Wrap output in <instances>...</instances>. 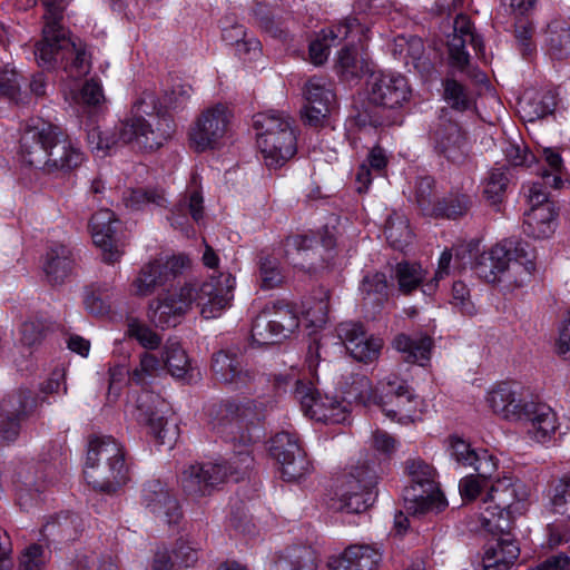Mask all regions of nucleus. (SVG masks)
<instances>
[{
  "label": "nucleus",
  "instance_id": "58836bf2",
  "mask_svg": "<svg viewBox=\"0 0 570 570\" xmlns=\"http://www.w3.org/2000/svg\"><path fill=\"white\" fill-rule=\"evenodd\" d=\"M165 370H167L173 377L186 379L191 370L190 361L177 341H167L163 352Z\"/></svg>",
  "mask_w": 570,
  "mask_h": 570
},
{
  "label": "nucleus",
  "instance_id": "49530a36",
  "mask_svg": "<svg viewBox=\"0 0 570 570\" xmlns=\"http://www.w3.org/2000/svg\"><path fill=\"white\" fill-rule=\"evenodd\" d=\"M126 334L135 338L146 350H156L163 342V337L158 333L137 318L128 321Z\"/></svg>",
  "mask_w": 570,
  "mask_h": 570
},
{
  "label": "nucleus",
  "instance_id": "9d476101",
  "mask_svg": "<svg viewBox=\"0 0 570 570\" xmlns=\"http://www.w3.org/2000/svg\"><path fill=\"white\" fill-rule=\"evenodd\" d=\"M450 455L461 466H469L475 471L462 478L459 482V492L464 502H472L480 498L483 503L485 492L498 470L499 460L485 449L474 450L465 441L451 439Z\"/></svg>",
  "mask_w": 570,
  "mask_h": 570
},
{
  "label": "nucleus",
  "instance_id": "e2e57ef3",
  "mask_svg": "<svg viewBox=\"0 0 570 570\" xmlns=\"http://www.w3.org/2000/svg\"><path fill=\"white\" fill-rule=\"evenodd\" d=\"M42 548L38 544L28 547L20 559L19 570H42L45 560Z\"/></svg>",
  "mask_w": 570,
  "mask_h": 570
},
{
  "label": "nucleus",
  "instance_id": "c9c22d12",
  "mask_svg": "<svg viewBox=\"0 0 570 570\" xmlns=\"http://www.w3.org/2000/svg\"><path fill=\"white\" fill-rule=\"evenodd\" d=\"M81 525L82 522L78 515L69 512L61 513L43 525L42 535L52 540H75Z\"/></svg>",
  "mask_w": 570,
  "mask_h": 570
},
{
  "label": "nucleus",
  "instance_id": "72a5a7b5",
  "mask_svg": "<svg viewBox=\"0 0 570 570\" xmlns=\"http://www.w3.org/2000/svg\"><path fill=\"white\" fill-rule=\"evenodd\" d=\"M393 346L403 354L404 361L424 365L430 360L432 338L423 334L412 337L402 333L395 336Z\"/></svg>",
  "mask_w": 570,
  "mask_h": 570
},
{
  "label": "nucleus",
  "instance_id": "c756f323",
  "mask_svg": "<svg viewBox=\"0 0 570 570\" xmlns=\"http://www.w3.org/2000/svg\"><path fill=\"white\" fill-rule=\"evenodd\" d=\"M382 560V553L371 546H350L340 556L328 561L331 570H376Z\"/></svg>",
  "mask_w": 570,
  "mask_h": 570
},
{
  "label": "nucleus",
  "instance_id": "1a4fd4ad",
  "mask_svg": "<svg viewBox=\"0 0 570 570\" xmlns=\"http://www.w3.org/2000/svg\"><path fill=\"white\" fill-rule=\"evenodd\" d=\"M364 391L360 400L365 406L376 405L382 409L386 416L406 424L414 422L419 416L421 401L407 383L396 375H390L382 383V394L373 391L367 377L358 381Z\"/></svg>",
  "mask_w": 570,
  "mask_h": 570
},
{
  "label": "nucleus",
  "instance_id": "4c0bfd02",
  "mask_svg": "<svg viewBox=\"0 0 570 570\" xmlns=\"http://www.w3.org/2000/svg\"><path fill=\"white\" fill-rule=\"evenodd\" d=\"M426 277V271L421 264L400 262L395 265L393 278L397 282L399 291L403 294H411Z\"/></svg>",
  "mask_w": 570,
  "mask_h": 570
},
{
  "label": "nucleus",
  "instance_id": "6e6d98bb",
  "mask_svg": "<svg viewBox=\"0 0 570 570\" xmlns=\"http://www.w3.org/2000/svg\"><path fill=\"white\" fill-rule=\"evenodd\" d=\"M362 27L356 18H346L333 26L328 30H324L325 39L330 40L333 46H337L341 41L347 39L353 32H361Z\"/></svg>",
  "mask_w": 570,
  "mask_h": 570
},
{
  "label": "nucleus",
  "instance_id": "412c9836",
  "mask_svg": "<svg viewBox=\"0 0 570 570\" xmlns=\"http://www.w3.org/2000/svg\"><path fill=\"white\" fill-rule=\"evenodd\" d=\"M367 92L368 101L384 109L400 108L411 96L407 80L400 73H373Z\"/></svg>",
  "mask_w": 570,
  "mask_h": 570
},
{
  "label": "nucleus",
  "instance_id": "20e7f679",
  "mask_svg": "<svg viewBox=\"0 0 570 570\" xmlns=\"http://www.w3.org/2000/svg\"><path fill=\"white\" fill-rule=\"evenodd\" d=\"M46 9L42 39L36 45L35 56L43 69H52L58 63L70 69L76 77L89 72L90 61L81 41L67 37V31L60 24L68 0H40Z\"/></svg>",
  "mask_w": 570,
  "mask_h": 570
},
{
  "label": "nucleus",
  "instance_id": "9b49d317",
  "mask_svg": "<svg viewBox=\"0 0 570 570\" xmlns=\"http://www.w3.org/2000/svg\"><path fill=\"white\" fill-rule=\"evenodd\" d=\"M405 470L411 478L403 493L406 512L419 518L443 511L448 502L436 487L435 470L419 458L406 460Z\"/></svg>",
  "mask_w": 570,
  "mask_h": 570
},
{
  "label": "nucleus",
  "instance_id": "f3484780",
  "mask_svg": "<svg viewBox=\"0 0 570 570\" xmlns=\"http://www.w3.org/2000/svg\"><path fill=\"white\" fill-rule=\"evenodd\" d=\"M298 326V318L287 305H274L259 313L252 325V340L257 345L279 343Z\"/></svg>",
  "mask_w": 570,
  "mask_h": 570
},
{
  "label": "nucleus",
  "instance_id": "6ab92c4d",
  "mask_svg": "<svg viewBox=\"0 0 570 570\" xmlns=\"http://www.w3.org/2000/svg\"><path fill=\"white\" fill-rule=\"evenodd\" d=\"M212 368L216 380L234 391L256 392L253 384L263 381L240 355L230 351H218L213 355Z\"/></svg>",
  "mask_w": 570,
  "mask_h": 570
},
{
  "label": "nucleus",
  "instance_id": "7c9ffc66",
  "mask_svg": "<svg viewBox=\"0 0 570 570\" xmlns=\"http://www.w3.org/2000/svg\"><path fill=\"white\" fill-rule=\"evenodd\" d=\"M557 209L554 204L528 209L523 218V232L533 238H548L556 230Z\"/></svg>",
  "mask_w": 570,
  "mask_h": 570
},
{
  "label": "nucleus",
  "instance_id": "2eb2a0df",
  "mask_svg": "<svg viewBox=\"0 0 570 570\" xmlns=\"http://www.w3.org/2000/svg\"><path fill=\"white\" fill-rule=\"evenodd\" d=\"M490 254L502 278L515 286H522L534 271L529 245L524 242L503 239L490 249Z\"/></svg>",
  "mask_w": 570,
  "mask_h": 570
},
{
  "label": "nucleus",
  "instance_id": "09e8293b",
  "mask_svg": "<svg viewBox=\"0 0 570 570\" xmlns=\"http://www.w3.org/2000/svg\"><path fill=\"white\" fill-rule=\"evenodd\" d=\"M435 179L431 176L420 177L415 184V202L423 215L431 216L436 206Z\"/></svg>",
  "mask_w": 570,
  "mask_h": 570
},
{
  "label": "nucleus",
  "instance_id": "5fc2aeb1",
  "mask_svg": "<svg viewBox=\"0 0 570 570\" xmlns=\"http://www.w3.org/2000/svg\"><path fill=\"white\" fill-rule=\"evenodd\" d=\"M551 503L557 513L570 518V474L562 476L554 485Z\"/></svg>",
  "mask_w": 570,
  "mask_h": 570
},
{
  "label": "nucleus",
  "instance_id": "393cba45",
  "mask_svg": "<svg viewBox=\"0 0 570 570\" xmlns=\"http://www.w3.org/2000/svg\"><path fill=\"white\" fill-rule=\"evenodd\" d=\"M141 504L156 518L167 524H175L181 518L176 497L160 480H149L141 489Z\"/></svg>",
  "mask_w": 570,
  "mask_h": 570
},
{
  "label": "nucleus",
  "instance_id": "052dcab7",
  "mask_svg": "<svg viewBox=\"0 0 570 570\" xmlns=\"http://www.w3.org/2000/svg\"><path fill=\"white\" fill-rule=\"evenodd\" d=\"M472 268L475 271L480 278L488 283H494L502 279V276L497 269L494 259H492L490 250L483 252L481 255H479L472 264Z\"/></svg>",
  "mask_w": 570,
  "mask_h": 570
},
{
  "label": "nucleus",
  "instance_id": "ea45409f",
  "mask_svg": "<svg viewBox=\"0 0 570 570\" xmlns=\"http://www.w3.org/2000/svg\"><path fill=\"white\" fill-rule=\"evenodd\" d=\"M547 45L553 58H567L570 55V27L563 21L551 22L547 30Z\"/></svg>",
  "mask_w": 570,
  "mask_h": 570
},
{
  "label": "nucleus",
  "instance_id": "473e14b6",
  "mask_svg": "<svg viewBox=\"0 0 570 570\" xmlns=\"http://www.w3.org/2000/svg\"><path fill=\"white\" fill-rule=\"evenodd\" d=\"M188 215L196 223L204 216V198L198 189H188L175 204L169 217L171 226L184 230L188 225Z\"/></svg>",
  "mask_w": 570,
  "mask_h": 570
},
{
  "label": "nucleus",
  "instance_id": "680f3d73",
  "mask_svg": "<svg viewBox=\"0 0 570 570\" xmlns=\"http://www.w3.org/2000/svg\"><path fill=\"white\" fill-rule=\"evenodd\" d=\"M454 307H456L462 314L473 315L475 313V306L470 299V292L466 285L462 282H454L452 286V301Z\"/></svg>",
  "mask_w": 570,
  "mask_h": 570
},
{
  "label": "nucleus",
  "instance_id": "f257e3e1",
  "mask_svg": "<svg viewBox=\"0 0 570 570\" xmlns=\"http://www.w3.org/2000/svg\"><path fill=\"white\" fill-rule=\"evenodd\" d=\"M188 264V258L183 255L158 257L145 264L135 278L132 286L138 296L163 291L157 298L150 301L148 308V318L156 327L176 326L194 303L206 320L218 317L229 306L235 278L228 273L212 276L198 287L185 283L171 289Z\"/></svg>",
  "mask_w": 570,
  "mask_h": 570
},
{
  "label": "nucleus",
  "instance_id": "2f4dec72",
  "mask_svg": "<svg viewBox=\"0 0 570 570\" xmlns=\"http://www.w3.org/2000/svg\"><path fill=\"white\" fill-rule=\"evenodd\" d=\"M520 554V548L509 535L501 537L495 544L485 549L482 570H507Z\"/></svg>",
  "mask_w": 570,
  "mask_h": 570
},
{
  "label": "nucleus",
  "instance_id": "a211bd4d",
  "mask_svg": "<svg viewBox=\"0 0 570 570\" xmlns=\"http://www.w3.org/2000/svg\"><path fill=\"white\" fill-rule=\"evenodd\" d=\"M230 112L223 104L204 109L190 127L189 140L196 151L214 149L225 136Z\"/></svg>",
  "mask_w": 570,
  "mask_h": 570
},
{
  "label": "nucleus",
  "instance_id": "f8f14e48",
  "mask_svg": "<svg viewBox=\"0 0 570 570\" xmlns=\"http://www.w3.org/2000/svg\"><path fill=\"white\" fill-rule=\"evenodd\" d=\"M208 417L212 430L234 445L235 460L242 463V469L248 470L253 462L249 448L259 435H254L248 425L244 424L237 401L213 403L208 407Z\"/></svg>",
  "mask_w": 570,
  "mask_h": 570
},
{
  "label": "nucleus",
  "instance_id": "a878e982",
  "mask_svg": "<svg viewBox=\"0 0 570 570\" xmlns=\"http://www.w3.org/2000/svg\"><path fill=\"white\" fill-rule=\"evenodd\" d=\"M337 336L358 362L370 363L379 357L383 346L381 338L367 336L364 327L358 322H342L336 327Z\"/></svg>",
  "mask_w": 570,
  "mask_h": 570
},
{
  "label": "nucleus",
  "instance_id": "a18cd8bd",
  "mask_svg": "<svg viewBox=\"0 0 570 570\" xmlns=\"http://www.w3.org/2000/svg\"><path fill=\"white\" fill-rule=\"evenodd\" d=\"M385 236L393 248L403 250L412 239L407 219L401 216L390 217L385 226Z\"/></svg>",
  "mask_w": 570,
  "mask_h": 570
},
{
  "label": "nucleus",
  "instance_id": "c03bdc74",
  "mask_svg": "<svg viewBox=\"0 0 570 570\" xmlns=\"http://www.w3.org/2000/svg\"><path fill=\"white\" fill-rule=\"evenodd\" d=\"M124 203L127 208L139 210L146 205L165 206V195L158 189H132L124 194Z\"/></svg>",
  "mask_w": 570,
  "mask_h": 570
},
{
  "label": "nucleus",
  "instance_id": "603ef678",
  "mask_svg": "<svg viewBox=\"0 0 570 570\" xmlns=\"http://www.w3.org/2000/svg\"><path fill=\"white\" fill-rule=\"evenodd\" d=\"M239 407V415L244 423L246 421H261L265 417L268 410L273 407V401L271 397H256L252 400L237 401Z\"/></svg>",
  "mask_w": 570,
  "mask_h": 570
},
{
  "label": "nucleus",
  "instance_id": "423d86ee",
  "mask_svg": "<svg viewBox=\"0 0 570 570\" xmlns=\"http://www.w3.org/2000/svg\"><path fill=\"white\" fill-rule=\"evenodd\" d=\"M83 475L94 489L114 493L129 480L126 452L112 436H96L89 441Z\"/></svg>",
  "mask_w": 570,
  "mask_h": 570
},
{
  "label": "nucleus",
  "instance_id": "bb28decb",
  "mask_svg": "<svg viewBox=\"0 0 570 570\" xmlns=\"http://www.w3.org/2000/svg\"><path fill=\"white\" fill-rule=\"evenodd\" d=\"M304 96V121L314 127L322 125L335 105L331 83L323 78H311L305 85Z\"/></svg>",
  "mask_w": 570,
  "mask_h": 570
},
{
  "label": "nucleus",
  "instance_id": "69168bd1",
  "mask_svg": "<svg viewBox=\"0 0 570 570\" xmlns=\"http://www.w3.org/2000/svg\"><path fill=\"white\" fill-rule=\"evenodd\" d=\"M548 184H544V180L532 183L528 187L527 193V202L529 205V209L543 207L546 204H554L548 196V193L546 190V186Z\"/></svg>",
  "mask_w": 570,
  "mask_h": 570
},
{
  "label": "nucleus",
  "instance_id": "ddd939ff",
  "mask_svg": "<svg viewBox=\"0 0 570 570\" xmlns=\"http://www.w3.org/2000/svg\"><path fill=\"white\" fill-rule=\"evenodd\" d=\"M376 471L368 464H357L344 476L337 489L336 509L346 513H362L375 501Z\"/></svg>",
  "mask_w": 570,
  "mask_h": 570
},
{
  "label": "nucleus",
  "instance_id": "a19ab883",
  "mask_svg": "<svg viewBox=\"0 0 570 570\" xmlns=\"http://www.w3.org/2000/svg\"><path fill=\"white\" fill-rule=\"evenodd\" d=\"M258 276L263 289L282 286L285 275L277 257L262 253L258 258Z\"/></svg>",
  "mask_w": 570,
  "mask_h": 570
},
{
  "label": "nucleus",
  "instance_id": "3c124183",
  "mask_svg": "<svg viewBox=\"0 0 570 570\" xmlns=\"http://www.w3.org/2000/svg\"><path fill=\"white\" fill-rule=\"evenodd\" d=\"M443 86L444 99L451 108L459 111H465L472 107L473 101L460 82L454 79H446Z\"/></svg>",
  "mask_w": 570,
  "mask_h": 570
},
{
  "label": "nucleus",
  "instance_id": "774afa93",
  "mask_svg": "<svg viewBox=\"0 0 570 570\" xmlns=\"http://www.w3.org/2000/svg\"><path fill=\"white\" fill-rule=\"evenodd\" d=\"M235 51L244 61H252L261 55V42L254 37H247L235 47Z\"/></svg>",
  "mask_w": 570,
  "mask_h": 570
},
{
  "label": "nucleus",
  "instance_id": "aec40b11",
  "mask_svg": "<svg viewBox=\"0 0 570 570\" xmlns=\"http://www.w3.org/2000/svg\"><path fill=\"white\" fill-rule=\"evenodd\" d=\"M269 451L281 464V474L285 481H297L309 472L311 464L295 435L288 432L277 433L272 440Z\"/></svg>",
  "mask_w": 570,
  "mask_h": 570
},
{
  "label": "nucleus",
  "instance_id": "c85d7f7f",
  "mask_svg": "<svg viewBox=\"0 0 570 570\" xmlns=\"http://www.w3.org/2000/svg\"><path fill=\"white\" fill-rule=\"evenodd\" d=\"M470 43L475 50L482 49V40L474 32L470 18L465 14H458L453 22V33L449 37L448 48L451 65L459 70H464L469 65V53L465 50Z\"/></svg>",
  "mask_w": 570,
  "mask_h": 570
},
{
  "label": "nucleus",
  "instance_id": "4be33fe9",
  "mask_svg": "<svg viewBox=\"0 0 570 570\" xmlns=\"http://www.w3.org/2000/svg\"><path fill=\"white\" fill-rule=\"evenodd\" d=\"M119 220L110 209L96 212L90 219L91 237L96 246L102 250L107 263L117 262L124 253V242L118 235Z\"/></svg>",
  "mask_w": 570,
  "mask_h": 570
},
{
  "label": "nucleus",
  "instance_id": "4d7b16f0",
  "mask_svg": "<svg viewBox=\"0 0 570 570\" xmlns=\"http://www.w3.org/2000/svg\"><path fill=\"white\" fill-rule=\"evenodd\" d=\"M73 570H117V566L110 557H100L90 552L77 557Z\"/></svg>",
  "mask_w": 570,
  "mask_h": 570
},
{
  "label": "nucleus",
  "instance_id": "0eeeda50",
  "mask_svg": "<svg viewBox=\"0 0 570 570\" xmlns=\"http://www.w3.org/2000/svg\"><path fill=\"white\" fill-rule=\"evenodd\" d=\"M529 498L528 487L513 476L492 481L483 498L484 512L481 522L488 531H504L510 521L525 511Z\"/></svg>",
  "mask_w": 570,
  "mask_h": 570
},
{
  "label": "nucleus",
  "instance_id": "e433bc0d",
  "mask_svg": "<svg viewBox=\"0 0 570 570\" xmlns=\"http://www.w3.org/2000/svg\"><path fill=\"white\" fill-rule=\"evenodd\" d=\"M472 197L464 193H452L439 199L430 217L458 219L469 213L472 207Z\"/></svg>",
  "mask_w": 570,
  "mask_h": 570
},
{
  "label": "nucleus",
  "instance_id": "0e129e2a",
  "mask_svg": "<svg viewBox=\"0 0 570 570\" xmlns=\"http://www.w3.org/2000/svg\"><path fill=\"white\" fill-rule=\"evenodd\" d=\"M18 75L14 70L0 67V97L16 99L19 92Z\"/></svg>",
  "mask_w": 570,
  "mask_h": 570
},
{
  "label": "nucleus",
  "instance_id": "f03ea898",
  "mask_svg": "<svg viewBox=\"0 0 570 570\" xmlns=\"http://www.w3.org/2000/svg\"><path fill=\"white\" fill-rule=\"evenodd\" d=\"M191 94L188 85H177L159 100L153 91H144L134 104L131 112L115 127L101 130L91 128L87 134L88 146L99 157L107 156L119 145L153 151L167 141L174 132L167 111L181 108Z\"/></svg>",
  "mask_w": 570,
  "mask_h": 570
},
{
  "label": "nucleus",
  "instance_id": "39448f33",
  "mask_svg": "<svg viewBox=\"0 0 570 570\" xmlns=\"http://www.w3.org/2000/svg\"><path fill=\"white\" fill-rule=\"evenodd\" d=\"M485 401L497 415L523 422L528 435L538 443H546L557 430V415L544 403L525 402L508 383H501L487 393Z\"/></svg>",
  "mask_w": 570,
  "mask_h": 570
},
{
  "label": "nucleus",
  "instance_id": "5701e85b",
  "mask_svg": "<svg viewBox=\"0 0 570 570\" xmlns=\"http://www.w3.org/2000/svg\"><path fill=\"white\" fill-rule=\"evenodd\" d=\"M430 144L438 155L452 163H462L468 155L466 134L452 120H439L431 127Z\"/></svg>",
  "mask_w": 570,
  "mask_h": 570
},
{
  "label": "nucleus",
  "instance_id": "dca6fc26",
  "mask_svg": "<svg viewBox=\"0 0 570 570\" xmlns=\"http://www.w3.org/2000/svg\"><path fill=\"white\" fill-rule=\"evenodd\" d=\"M294 396L299 402L304 414L312 420L327 424H341L348 419L346 406L335 397L322 395L312 382L297 381Z\"/></svg>",
  "mask_w": 570,
  "mask_h": 570
},
{
  "label": "nucleus",
  "instance_id": "f704fd0d",
  "mask_svg": "<svg viewBox=\"0 0 570 570\" xmlns=\"http://www.w3.org/2000/svg\"><path fill=\"white\" fill-rule=\"evenodd\" d=\"M71 268V253L66 246L55 245L47 252L43 271L50 283H62L70 274Z\"/></svg>",
  "mask_w": 570,
  "mask_h": 570
},
{
  "label": "nucleus",
  "instance_id": "8fccbe9b",
  "mask_svg": "<svg viewBox=\"0 0 570 570\" xmlns=\"http://www.w3.org/2000/svg\"><path fill=\"white\" fill-rule=\"evenodd\" d=\"M341 73L346 78L360 77L366 69L363 58H358L354 47L345 46L338 51L337 57Z\"/></svg>",
  "mask_w": 570,
  "mask_h": 570
},
{
  "label": "nucleus",
  "instance_id": "13d9d810",
  "mask_svg": "<svg viewBox=\"0 0 570 570\" xmlns=\"http://www.w3.org/2000/svg\"><path fill=\"white\" fill-rule=\"evenodd\" d=\"M508 163L512 166H530L534 161V156L523 144L507 140L502 147Z\"/></svg>",
  "mask_w": 570,
  "mask_h": 570
},
{
  "label": "nucleus",
  "instance_id": "cd10ccee",
  "mask_svg": "<svg viewBox=\"0 0 570 570\" xmlns=\"http://www.w3.org/2000/svg\"><path fill=\"white\" fill-rule=\"evenodd\" d=\"M32 400L28 392H17L0 403V446L13 442L20 433V424L28 415Z\"/></svg>",
  "mask_w": 570,
  "mask_h": 570
},
{
  "label": "nucleus",
  "instance_id": "7ed1b4c3",
  "mask_svg": "<svg viewBox=\"0 0 570 570\" xmlns=\"http://www.w3.org/2000/svg\"><path fill=\"white\" fill-rule=\"evenodd\" d=\"M20 153L26 164L48 174H69L86 159L77 142L60 127L42 120L26 128L20 140Z\"/></svg>",
  "mask_w": 570,
  "mask_h": 570
},
{
  "label": "nucleus",
  "instance_id": "338daca9",
  "mask_svg": "<svg viewBox=\"0 0 570 570\" xmlns=\"http://www.w3.org/2000/svg\"><path fill=\"white\" fill-rule=\"evenodd\" d=\"M107 298L108 295H102L98 292L88 293L85 297V306L87 311L94 315H106L111 309L110 302Z\"/></svg>",
  "mask_w": 570,
  "mask_h": 570
},
{
  "label": "nucleus",
  "instance_id": "37998d69",
  "mask_svg": "<svg viewBox=\"0 0 570 570\" xmlns=\"http://www.w3.org/2000/svg\"><path fill=\"white\" fill-rule=\"evenodd\" d=\"M510 181L509 178V168L505 166H500L497 168H492L484 183V195L487 199L492 204L497 205L501 202L502 196L504 195L508 184Z\"/></svg>",
  "mask_w": 570,
  "mask_h": 570
},
{
  "label": "nucleus",
  "instance_id": "79ce46f5",
  "mask_svg": "<svg viewBox=\"0 0 570 570\" xmlns=\"http://www.w3.org/2000/svg\"><path fill=\"white\" fill-rule=\"evenodd\" d=\"M361 294L374 305H381L387 298V281L383 273H368L360 286Z\"/></svg>",
  "mask_w": 570,
  "mask_h": 570
},
{
  "label": "nucleus",
  "instance_id": "4468645a",
  "mask_svg": "<svg viewBox=\"0 0 570 570\" xmlns=\"http://www.w3.org/2000/svg\"><path fill=\"white\" fill-rule=\"evenodd\" d=\"M234 466L226 463H195L187 466L180 476L183 491L186 495L198 499L210 495L220 484L226 482L229 476H234L238 481L247 470L242 469L239 461L232 462Z\"/></svg>",
  "mask_w": 570,
  "mask_h": 570
},
{
  "label": "nucleus",
  "instance_id": "864d4df0",
  "mask_svg": "<svg viewBox=\"0 0 570 570\" xmlns=\"http://www.w3.org/2000/svg\"><path fill=\"white\" fill-rule=\"evenodd\" d=\"M542 157L546 164L550 167V170H542L541 179L544 180V184H549V186L556 189L561 188L563 181L561 178L562 158L560 154L551 148H546L542 151Z\"/></svg>",
  "mask_w": 570,
  "mask_h": 570
},
{
  "label": "nucleus",
  "instance_id": "b1692460",
  "mask_svg": "<svg viewBox=\"0 0 570 570\" xmlns=\"http://www.w3.org/2000/svg\"><path fill=\"white\" fill-rule=\"evenodd\" d=\"M163 403L159 395L144 391L137 397L135 416L139 423L148 426L149 432L159 444L171 446L176 440V430L167 426V421L159 409Z\"/></svg>",
  "mask_w": 570,
  "mask_h": 570
},
{
  "label": "nucleus",
  "instance_id": "de8ad7c7",
  "mask_svg": "<svg viewBox=\"0 0 570 570\" xmlns=\"http://www.w3.org/2000/svg\"><path fill=\"white\" fill-rule=\"evenodd\" d=\"M164 371V358H158L155 354L145 352L140 356L139 366L131 373V380L137 384L145 385L148 383V379L158 376Z\"/></svg>",
  "mask_w": 570,
  "mask_h": 570
},
{
  "label": "nucleus",
  "instance_id": "bf43d9fd",
  "mask_svg": "<svg viewBox=\"0 0 570 570\" xmlns=\"http://www.w3.org/2000/svg\"><path fill=\"white\" fill-rule=\"evenodd\" d=\"M49 330L48 324L42 320L27 321L21 326V342L27 346L39 344Z\"/></svg>",
  "mask_w": 570,
  "mask_h": 570
},
{
  "label": "nucleus",
  "instance_id": "6e6552de",
  "mask_svg": "<svg viewBox=\"0 0 570 570\" xmlns=\"http://www.w3.org/2000/svg\"><path fill=\"white\" fill-rule=\"evenodd\" d=\"M257 145L271 168L283 166L296 153V136L289 117L277 111L254 116Z\"/></svg>",
  "mask_w": 570,
  "mask_h": 570
}]
</instances>
